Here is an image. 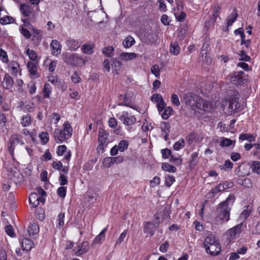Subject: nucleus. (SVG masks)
Masks as SVG:
<instances>
[{
  "instance_id": "obj_1",
  "label": "nucleus",
  "mask_w": 260,
  "mask_h": 260,
  "mask_svg": "<svg viewBox=\"0 0 260 260\" xmlns=\"http://www.w3.org/2000/svg\"><path fill=\"white\" fill-rule=\"evenodd\" d=\"M184 101L186 105H189L192 110L197 112H209L216 108V103L214 102H208L192 93L185 94Z\"/></svg>"
},
{
  "instance_id": "obj_2",
  "label": "nucleus",
  "mask_w": 260,
  "mask_h": 260,
  "mask_svg": "<svg viewBox=\"0 0 260 260\" xmlns=\"http://www.w3.org/2000/svg\"><path fill=\"white\" fill-rule=\"evenodd\" d=\"M235 200L234 196H230L225 201L220 203L217 207L218 213L215 220L217 224H221L226 222L230 219V211L231 206Z\"/></svg>"
},
{
  "instance_id": "obj_3",
  "label": "nucleus",
  "mask_w": 260,
  "mask_h": 260,
  "mask_svg": "<svg viewBox=\"0 0 260 260\" xmlns=\"http://www.w3.org/2000/svg\"><path fill=\"white\" fill-rule=\"evenodd\" d=\"M204 246L207 253L211 255H218L221 250V246L219 240L213 234L209 235L205 238Z\"/></svg>"
},
{
  "instance_id": "obj_4",
  "label": "nucleus",
  "mask_w": 260,
  "mask_h": 260,
  "mask_svg": "<svg viewBox=\"0 0 260 260\" xmlns=\"http://www.w3.org/2000/svg\"><path fill=\"white\" fill-rule=\"evenodd\" d=\"M73 128L68 121L63 124L62 129H56L54 132V137L57 143H62L72 135Z\"/></svg>"
},
{
  "instance_id": "obj_5",
  "label": "nucleus",
  "mask_w": 260,
  "mask_h": 260,
  "mask_svg": "<svg viewBox=\"0 0 260 260\" xmlns=\"http://www.w3.org/2000/svg\"><path fill=\"white\" fill-rule=\"evenodd\" d=\"M63 60L72 66H81L86 63V60L77 53H64L62 55Z\"/></svg>"
},
{
  "instance_id": "obj_6",
  "label": "nucleus",
  "mask_w": 260,
  "mask_h": 260,
  "mask_svg": "<svg viewBox=\"0 0 260 260\" xmlns=\"http://www.w3.org/2000/svg\"><path fill=\"white\" fill-rule=\"evenodd\" d=\"M159 217L157 213L154 215L153 221L144 223V232L151 236H153L154 234L155 229L159 226Z\"/></svg>"
},
{
  "instance_id": "obj_7",
  "label": "nucleus",
  "mask_w": 260,
  "mask_h": 260,
  "mask_svg": "<svg viewBox=\"0 0 260 260\" xmlns=\"http://www.w3.org/2000/svg\"><path fill=\"white\" fill-rule=\"evenodd\" d=\"M243 226V222L236 225L232 228L230 229L225 233L227 240L229 242L233 241L235 239L239 237L241 233V229Z\"/></svg>"
},
{
  "instance_id": "obj_8",
  "label": "nucleus",
  "mask_w": 260,
  "mask_h": 260,
  "mask_svg": "<svg viewBox=\"0 0 260 260\" xmlns=\"http://www.w3.org/2000/svg\"><path fill=\"white\" fill-rule=\"evenodd\" d=\"M230 82L236 85H241L247 80L245 73L242 71L234 72L230 76Z\"/></svg>"
},
{
  "instance_id": "obj_9",
  "label": "nucleus",
  "mask_w": 260,
  "mask_h": 260,
  "mask_svg": "<svg viewBox=\"0 0 260 260\" xmlns=\"http://www.w3.org/2000/svg\"><path fill=\"white\" fill-rule=\"evenodd\" d=\"M15 143H19L21 145L24 144V142L22 140V136L21 135L18 134H13L11 136L9 139L8 144V150L12 157L14 156Z\"/></svg>"
},
{
  "instance_id": "obj_10",
  "label": "nucleus",
  "mask_w": 260,
  "mask_h": 260,
  "mask_svg": "<svg viewBox=\"0 0 260 260\" xmlns=\"http://www.w3.org/2000/svg\"><path fill=\"white\" fill-rule=\"evenodd\" d=\"M119 120L125 125H131L136 122L134 116L129 115L127 112H123L119 117Z\"/></svg>"
},
{
  "instance_id": "obj_11",
  "label": "nucleus",
  "mask_w": 260,
  "mask_h": 260,
  "mask_svg": "<svg viewBox=\"0 0 260 260\" xmlns=\"http://www.w3.org/2000/svg\"><path fill=\"white\" fill-rule=\"evenodd\" d=\"M29 201L32 207L36 208L40 203H43L45 201L44 198L37 193H31L29 196Z\"/></svg>"
},
{
  "instance_id": "obj_12",
  "label": "nucleus",
  "mask_w": 260,
  "mask_h": 260,
  "mask_svg": "<svg viewBox=\"0 0 260 260\" xmlns=\"http://www.w3.org/2000/svg\"><path fill=\"white\" fill-rule=\"evenodd\" d=\"M108 134L103 128H100L99 131V145L98 149H103L104 145L107 143Z\"/></svg>"
},
{
  "instance_id": "obj_13",
  "label": "nucleus",
  "mask_w": 260,
  "mask_h": 260,
  "mask_svg": "<svg viewBox=\"0 0 260 260\" xmlns=\"http://www.w3.org/2000/svg\"><path fill=\"white\" fill-rule=\"evenodd\" d=\"M235 173L239 177L248 176L250 174L249 166L244 163H242L235 170Z\"/></svg>"
},
{
  "instance_id": "obj_14",
  "label": "nucleus",
  "mask_w": 260,
  "mask_h": 260,
  "mask_svg": "<svg viewBox=\"0 0 260 260\" xmlns=\"http://www.w3.org/2000/svg\"><path fill=\"white\" fill-rule=\"evenodd\" d=\"M19 10L23 16L28 17L33 12V8L31 5L29 4H22L19 6Z\"/></svg>"
},
{
  "instance_id": "obj_15",
  "label": "nucleus",
  "mask_w": 260,
  "mask_h": 260,
  "mask_svg": "<svg viewBox=\"0 0 260 260\" xmlns=\"http://www.w3.org/2000/svg\"><path fill=\"white\" fill-rule=\"evenodd\" d=\"M77 250L75 251L77 256H81L87 252L89 249V243L87 241H84L79 244L77 247Z\"/></svg>"
},
{
  "instance_id": "obj_16",
  "label": "nucleus",
  "mask_w": 260,
  "mask_h": 260,
  "mask_svg": "<svg viewBox=\"0 0 260 260\" xmlns=\"http://www.w3.org/2000/svg\"><path fill=\"white\" fill-rule=\"evenodd\" d=\"M50 47L51 53L53 55L57 56L60 53L61 45L58 41L53 40L50 44Z\"/></svg>"
},
{
  "instance_id": "obj_17",
  "label": "nucleus",
  "mask_w": 260,
  "mask_h": 260,
  "mask_svg": "<svg viewBox=\"0 0 260 260\" xmlns=\"http://www.w3.org/2000/svg\"><path fill=\"white\" fill-rule=\"evenodd\" d=\"M66 43L69 48V49L72 51L76 50L80 46V43L79 41L74 39H69L67 40Z\"/></svg>"
},
{
  "instance_id": "obj_18",
  "label": "nucleus",
  "mask_w": 260,
  "mask_h": 260,
  "mask_svg": "<svg viewBox=\"0 0 260 260\" xmlns=\"http://www.w3.org/2000/svg\"><path fill=\"white\" fill-rule=\"evenodd\" d=\"M160 128L164 135V139L166 141L169 139V134L170 132L171 126L167 122H162L160 124Z\"/></svg>"
},
{
  "instance_id": "obj_19",
  "label": "nucleus",
  "mask_w": 260,
  "mask_h": 260,
  "mask_svg": "<svg viewBox=\"0 0 260 260\" xmlns=\"http://www.w3.org/2000/svg\"><path fill=\"white\" fill-rule=\"evenodd\" d=\"M21 245L23 251H28L33 247L34 242L30 239L24 238L22 240Z\"/></svg>"
},
{
  "instance_id": "obj_20",
  "label": "nucleus",
  "mask_w": 260,
  "mask_h": 260,
  "mask_svg": "<svg viewBox=\"0 0 260 260\" xmlns=\"http://www.w3.org/2000/svg\"><path fill=\"white\" fill-rule=\"evenodd\" d=\"M13 80L11 77L10 75L7 74L5 76L3 82V85L4 88L7 89H10L13 87Z\"/></svg>"
},
{
  "instance_id": "obj_21",
  "label": "nucleus",
  "mask_w": 260,
  "mask_h": 260,
  "mask_svg": "<svg viewBox=\"0 0 260 260\" xmlns=\"http://www.w3.org/2000/svg\"><path fill=\"white\" fill-rule=\"evenodd\" d=\"M107 231V228H104L100 233L96 236L92 242V245L96 244L98 243H101L104 240L105 238V233Z\"/></svg>"
},
{
  "instance_id": "obj_22",
  "label": "nucleus",
  "mask_w": 260,
  "mask_h": 260,
  "mask_svg": "<svg viewBox=\"0 0 260 260\" xmlns=\"http://www.w3.org/2000/svg\"><path fill=\"white\" fill-rule=\"evenodd\" d=\"M180 51V47L176 42H172L170 44V52L174 55H177Z\"/></svg>"
},
{
  "instance_id": "obj_23",
  "label": "nucleus",
  "mask_w": 260,
  "mask_h": 260,
  "mask_svg": "<svg viewBox=\"0 0 260 260\" xmlns=\"http://www.w3.org/2000/svg\"><path fill=\"white\" fill-rule=\"evenodd\" d=\"M39 232V226L36 223H31L28 228V232L29 236H34L38 234Z\"/></svg>"
},
{
  "instance_id": "obj_24",
  "label": "nucleus",
  "mask_w": 260,
  "mask_h": 260,
  "mask_svg": "<svg viewBox=\"0 0 260 260\" xmlns=\"http://www.w3.org/2000/svg\"><path fill=\"white\" fill-rule=\"evenodd\" d=\"M137 57V54L135 53H127L124 52L120 54V58L125 60H131L136 58Z\"/></svg>"
},
{
  "instance_id": "obj_25",
  "label": "nucleus",
  "mask_w": 260,
  "mask_h": 260,
  "mask_svg": "<svg viewBox=\"0 0 260 260\" xmlns=\"http://www.w3.org/2000/svg\"><path fill=\"white\" fill-rule=\"evenodd\" d=\"M135 43V39L132 36H127L123 41L122 45L124 47L129 48Z\"/></svg>"
},
{
  "instance_id": "obj_26",
  "label": "nucleus",
  "mask_w": 260,
  "mask_h": 260,
  "mask_svg": "<svg viewBox=\"0 0 260 260\" xmlns=\"http://www.w3.org/2000/svg\"><path fill=\"white\" fill-rule=\"evenodd\" d=\"M93 45L90 43H86L81 47V50L84 54H90L93 52Z\"/></svg>"
},
{
  "instance_id": "obj_27",
  "label": "nucleus",
  "mask_w": 260,
  "mask_h": 260,
  "mask_svg": "<svg viewBox=\"0 0 260 260\" xmlns=\"http://www.w3.org/2000/svg\"><path fill=\"white\" fill-rule=\"evenodd\" d=\"M250 168L253 172L260 175V161L257 160L252 161L250 165Z\"/></svg>"
},
{
  "instance_id": "obj_28",
  "label": "nucleus",
  "mask_w": 260,
  "mask_h": 260,
  "mask_svg": "<svg viewBox=\"0 0 260 260\" xmlns=\"http://www.w3.org/2000/svg\"><path fill=\"white\" fill-rule=\"evenodd\" d=\"M198 152H193L191 155V159L189 161V168L192 170L194 168L198 162L197 157L198 156Z\"/></svg>"
},
{
  "instance_id": "obj_29",
  "label": "nucleus",
  "mask_w": 260,
  "mask_h": 260,
  "mask_svg": "<svg viewBox=\"0 0 260 260\" xmlns=\"http://www.w3.org/2000/svg\"><path fill=\"white\" fill-rule=\"evenodd\" d=\"M239 140L240 141H244L247 140L250 142H251L255 140V137L252 134H241L239 136Z\"/></svg>"
},
{
  "instance_id": "obj_30",
  "label": "nucleus",
  "mask_w": 260,
  "mask_h": 260,
  "mask_svg": "<svg viewBox=\"0 0 260 260\" xmlns=\"http://www.w3.org/2000/svg\"><path fill=\"white\" fill-rule=\"evenodd\" d=\"M11 179L16 183H20L23 181V176L20 172L16 171L14 172L13 177Z\"/></svg>"
},
{
  "instance_id": "obj_31",
  "label": "nucleus",
  "mask_w": 260,
  "mask_h": 260,
  "mask_svg": "<svg viewBox=\"0 0 260 260\" xmlns=\"http://www.w3.org/2000/svg\"><path fill=\"white\" fill-rule=\"evenodd\" d=\"M27 67L28 70V71L32 76H36L37 74V68L36 64L31 61H29L27 63Z\"/></svg>"
},
{
  "instance_id": "obj_32",
  "label": "nucleus",
  "mask_w": 260,
  "mask_h": 260,
  "mask_svg": "<svg viewBox=\"0 0 260 260\" xmlns=\"http://www.w3.org/2000/svg\"><path fill=\"white\" fill-rule=\"evenodd\" d=\"M238 16V15L236 12L235 13H232L228 16L226 18V24L228 27H229L233 24V23L236 20Z\"/></svg>"
},
{
  "instance_id": "obj_33",
  "label": "nucleus",
  "mask_w": 260,
  "mask_h": 260,
  "mask_svg": "<svg viewBox=\"0 0 260 260\" xmlns=\"http://www.w3.org/2000/svg\"><path fill=\"white\" fill-rule=\"evenodd\" d=\"M26 54L28 55L29 59L32 61H36L37 59L38 55L37 53L33 50L29 49V48H25Z\"/></svg>"
},
{
  "instance_id": "obj_34",
  "label": "nucleus",
  "mask_w": 260,
  "mask_h": 260,
  "mask_svg": "<svg viewBox=\"0 0 260 260\" xmlns=\"http://www.w3.org/2000/svg\"><path fill=\"white\" fill-rule=\"evenodd\" d=\"M173 110L171 107H168L165 109L161 114V117L164 119H168L172 115Z\"/></svg>"
},
{
  "instance_id": "obj_35",
  "label": "nucleus",
  "mask_w": 260,
  "mask_h": 260,
  "mask_svg": "<svg viewBox=\"0 0 260 260\" xmlns=\"http://www.w3.org/2000/svg\"><path fill=\"white\" fill-rule=\"evenodd\" d=\"M31 122V118L29 115H24L22 117L21 123L23 126L26 127Z\"/></svg>"
},
{
  "instance_id": "obj_36",
  "label": "nucleus",
  "mask_w": 260,
  "mask_h": 260,
  "mask_svg": "<svg viewBox=\"0 0 260 260\" xmlns=\"http://www.w3.org/2000/svg\"><path fill=\"white\" fill-rule=\"evenodd\" d=\"M122 65V63L121 61L119 60V59L117 58H114L113 59L112 63L111 64L112 69L114 71H117L119 70L121 66Z\"/></svg>"
},
{
  "instance_id": "obj_37",
  "label": "nucleus",
  "mask_w": 260,
  "mask_h": 260,
  "mask_svg": "<svg viewBox=\"0 0 260 260\" xmlns=\"http://www.w3.org/2000/svg\"><path fill=\"white\" fill-rule=\"evenodd\" d=\"M51 87L49 84H45L43 90V95L45 98H48L51 92Z\"/></svg>"
},
{
  "instance_id": "obj_38",
  "label": "nucleus",
  "mask_w": 260,
  "mask_h": 260,
  "mask_svg": "<svg viewBox=\"0 0 260 260\" xmlns=\"http://www.w3.org/2000/svg\"><path fill=\"white\" fill-rule=\"evenodd\" d=\"M161 168L164 170L168 171L169 172L174 173L176 171V168L175 167L168 163L163 164L162 165Z\"/></svg>"
},
{
  "instance_id": "obj_39",
  "label": "nucleus",
  "mask_w": 260,
  "mask_h": 260,
  "mask_svg": "<svg viewBox=\"0 0 260 260\" xmlns=\"http://www.w3.org/2000/svg\"><path fill=\"white\" fill-rule=\"evenodd\" d=\"M233 143L235 144V141H233L228 138H223L220 142V146L222 147H228L232 145Z\"/></svg>"
},
{
  "instance_id": "obj_40",
  "label": "nucleus",
  "mask_w": 260,
  "mask_h": 260,
  "mask_svg": "<svg viewBox=\"0 0 260 260\" xmlns=\"http://www.w3.org/2000/svg\"><path fill=\"white\" fill-rule=\"evenodd\" d=\"M239 183L242 185L246 187H250L252 186V183L251 180L249 178H245L244 179H239L238 180Z\"/></svg>"
},
{
  "instance_id": "obj_41",
  "label": "nucleus",
  "mask_w": 260,
  "mask_h": 260,
  "mask_svg": "<svg viewBox=\"0 0 260 260\" xmlns=\"http://www.w3.org/2000/svg\"><path fill=\"white\" fill-rule=\"evenodd\" d=\"M218 16H216L215 14H213V15L211 16L209 20L205 22V27H207L208 29L211 25H213L214 23L216 21V18Z\"/></svg>"
},
{
  "instance_id": "obj_42",
  "label": "nucleus",
  "mask_w": 260,
  "mask_h": 260,
  "mask_svg": "<svg viewBox=\"0 0 260 260\" xmlns=\"http://www.w3.org/2000/svg\"><path fill=\"white\" fill-rule=\"evenodd\" d=\"M128 146V143L126 140H122L120 141L117 145L118 149L119 151L123 152L124 150L126 149Z\"/></svg>"
},
{
  "instance_id": "obj_43",
  "label": "nucleus",
  "mask_w": 260,
  "mask_h": 260,
  "mask_svg": "<svg viewBox=\"0 0 260 260\" xmlns=\"http://www.w3.org/2000/svg\"><path fill=\"white\" fill-rule=\"evenodd\" d=\"M114 48L112 46H108L104 48L103 53L107 57H111L113 55Z\"/></svg>"
},
{
  "instance_id": "obj_44",
  "label": "nucleus",
  "mask_w": 260,
  "mask_h": 260,
  "mask_svg": "<svg viewBox=\"0 0 260 260\" xmlns=\"http://www.w3.org/2000/svg\"><path fill=\"white\" fill-rule=\"evenodd\" d=\"M103 164L105 168H110L112 165L114 164L112 157H107L104 158Z\"/></svg>"
},
{
  "instance_id": "obj_45",
  "label": "nucleus",
  "mask_w": 260,
  "mask_h": 260,
  "mask_svg": "<svg viewBox=\"0 0 260 260\" xmlns=\"http://www.w3.org/2000/svg\"><path fill=\"white\" fill-rule=\"evenodd\" d=\"M32 30L34 32L32 40L40 42L42 40V34L40 30L37 29H33Z\"/></svg>"
},
{
  "instance_id": "obj_46",
  "label": "nucleus",
  "mask_w": 260,
  "mask_h": 260,
  "mask_svg": "<svg viewBox=\"0 0 260 260\" xmlns=\"http://www.w3.org/2000/svg\"><path fill=\"white\" fill-rule=\"evenodd\" d=\"M184 146V140L181 139L174 144L173 148L175 150H179L180 149L183 148Z\"/></svg>"
},
{
  "instance_id": "obj_47",
  "label": "nucleus",
  "mask_w": 260,
  "mask_h": 260,
  "mask_svg": "<svg viewBox=\"0 0 260 260\" xmlns=\"http://www.w3.org/2000/svg\"><path fill=\"white\" fill-rule=\"evenodd\" d=\"M233 167V164L229 160L225 161L224 164L220 166L221 170H231Z\"/></svg>"
},
{
  "instance_id": "obj_48",
  "label": "nucleus",
  "mask_w": 260,
  "mask_h": 260,
  "mask_svg": "<svg viewBox=\"0 0 260 260\" xmlns=\"http://www.w3.org/2000/svg\"><path fill=\"white\" fill-rule=\"evenodd\" d=\"M127 235V230H124L119 236V238L116 241L115 246L116 247L120 245L122 242L124 240Z\"/></svg>"
},
{
  "instance_id": "obj_49",
  "label": "nucleus",
  "mask_w": 260,
  "mask_h": 260,
  "mask_svg": "<svg viewBox=\"0 0 260 260\" xmlns=\"http://www.w3.org/2000/svg\"><path fill=\"white\" fill-rule=\"evenodd\" d=\"M13 18L10 16H6L3 18H0V23L2 24L5 25L12 23L13 22Z\"/></svg>"
},
{
  "instance_id": "obj_50",
  "label": "nucleus",
  "mask_w": 260,
  "mask_h": 260,
  "mask_svg": "<svg viewBox=\"0 0 260 260\" xmlns=\"http://www.w3.org/2000/svg\"><path fill=\"white\" fill-rule=\"evenodd\" d=\"M209 47V40L208 39L206 38L205 40V42L203 45L202 49H201V54H202V55H203L204 54H205V55L207 54Z\"/></svg>"
},
{
  "instance_id": "obj_51",
  "label": "nucleus",
  "mask_w": 260,
  "mask_h": 260,
  "mask_svg": "<svg viewBox=\"0 0 260 260\" xmlns=\"http://www.w3.org/2000/svg\"><path fill=\"white\" fill-rule=\"evenodd\" d=\"M67 192V187L64 186L59 187L57 190V194L61 198H64L66 197Z\"/></svg>"
},
{
  "instance_id": "obj_52",
  "label": "nucleus",
  "mask_w": 260,
  "mask_h": 260,
  "mask_svg": "<svg viewBox=\"0 0 260 260\" xmlns=\"http://www.w3.org/2000/svg\"><path fill=\"white\" fill-rule=\"evenodd\" d=\"M71 80L74 83H78L81 81V78L80 77L77 72H75L71 76Z\"/></svg>"
},
{
  "instance_id": "obj_53",
  "label": "nucleus",
  "mask_w": 260,
  "mask_h": 260,
  "mask_svg": "<svg viewBox=\"0 0 260 260\" xmlns=\"http://www.w3.org/2000/svg\"><path fill=\"white\" fill-rule=\"evenodd\" d=\"M151 73L156 77H158L160 75L159 68L158 65L155 64L151 68Z\"/></svg>"
},
{
  "instance_id": "obj_54",
  "label": "nucleus",
  "mask_w": 260,
  "mask_h": 260,
  "mask_svg": "<svg viewBox=\"0 0 260 260\" xmlns=\"http://www.w3.org/2000/svg\"><path fill=\"white\" fill-rule=\"evenodd\" d=\"M239 56L241 57L240 58V60H243L245 61H249L250 60V57L247 55L244 51L241 50L240 51L239 54Z\"/></svg>"
},
{
  "instance_id": "obj_55",
  "label": "nucleus",
  "mask_w": 260,
  "mask_h": 260,
  "mask_svg": "<svg viewBox=\"0 0 260 260\" xmlns=\"http://www.w3.org/2000/svg\"><path fill=\"white\" fill-rule=\"evenodd\" d=\"M166 107V103L162 98L160 99V100L157 103V108L158 109V111L160 112L164 110Z\"/></svg>"
},
{
  "instance_id": "obj_56",
  "label": "nucleus",
  "mask_w": 260,
  "mask_h": 260,
  "mask_svg": "<svg viewBox=\"0 0 260 260\" xmlns=\"http://www.w3.org/2000/svg\"><path fill=\"white\" fill-rule=\"evenodd\" d=\"M5 231L7 234L11 237L14 236L15 234L14 232V229L12 225H7L5 227Z\"/></svg>"
},
{
  "instance_id": "obj_57",
  "label": "nucleus",
  "mask_w": 260,
  "mask_h": 260,
  "mask_svg": "<svg viewBox=\"0 0 260 260\" xmlns=\"http://www.w3.org/2000/svg\"><path fill=\"white\" fill-rule=\"evenodd\" d=\"M175 181V178L173 176H168L166 177L165 184L167 186L170 187Z\"/></svg>"
},
{
  "instance_id": "obj_58",
  "label": "nucleus",
  "mask_w": 260,
  "mask_h": 260,
  "mask_svg": "<svg viewBox=\"0 0 260 260\" xmlns=\"http://www.w3.org/2000/svg\"><path fill=\"white\" fill-rule=\"evenodd\" d=\"M0 57L4 62H7L8 61V58L6 52L2 49H0Z\"/></svg>"
},
{
  "instance_id": "obj_59",
  "label": "nucleus",
  "mask_w": 260,
  "mask_h": 260,
  "mask_svg": "<svg viewBox=\"0 0 260 260\" xmlns=\"http://www.w3.org/2000/svg\"><path fill=\"white\" fill-rule=\"evenodd\" d=\"M171 102L174 105L177 106H178L180 104L178 95L174 93L172 94Z\"/></svg>"
},
{
  "instance_id": "obj_60",
  "label": "nucleus",
  "mask_w": 260,
  "mask_h": 260,
  "mask_svg": "<svg viewBox=\"0 0 260 260\" xmlns=\"http://www.w3.org/2000/svg\"><path fill=\"white\" fill-rule=\"evenodd\" d=\"M131 93L128 91H127L125 93V97H124V99L123 100V103H124L123 105L126 106L133 108L132 106L129 104V102L128 101V98L131 96Z\"/></svg>"
},
{
  "instance_id": "obj_61",
  "label": "nucleus",
  "mask_w": 260,
  "mask_h": 260,
  "mask_svg": "<svg viewBox=\"0 0 260 260\" xmlns=\"http://www.w3.org/2000/svg\"><path fill=\"white\" fill-rule=\"evenodd\" d=\"M39 137L44 143H47L49 141L48 134L47 132L41 133Z\"/></svg>"
},
{
  "instance_id": "obj_62",
  "label": "nucleus",
  "mask_w": 260,
  "mask_h": 260,
  "mask_svg": "<svg viewBox=\"0 0 260 260\" xmlns=\"http://www.w3.org/2000/svg\"><path fill=\"white\" fill-rule=\"evenodd\" d=\"M175 15L177 21L179 22L183 21L186 17V14L184 12H181L180 14H175Z\"/></svg>"
},
{
  "instance_id": "obj_63",
  "label": "nucleus",
  "mask_w": 260,
  "mask_h": 260,
  "mask_svg": "<svg viewBox=\"0 0 260 260\" xmlns=\"http://www.w3.org/2000/svg\"><path fill=\"white\" fill-rule=\"evenodd\" d=\"M28 88L29 92L30 94L34 93L36 90V86L35 83L34 82H30L28 84Z\"/></svg>"
},
{
  "instance_id": "obj_64",
  "label": "nucleus",
  "mask_w": 260,
  "mask_h": 260,
  "mask_svg": "<svg viewBox=\"0 0 260 260\" xmlns=\"http://www.w3.org/2000/svg\"><path fill=\"white\" fill-rule=\"evenodd\" d=\"M108 124L111 128H115L117 125V121L114 118H110L108 121Z\"/></svg>"
}]
</instances>
